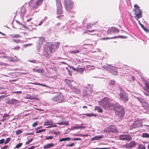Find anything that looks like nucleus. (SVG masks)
Wrapping results in <instances>:
<instances>
[{"label":"nucleus","instance_id":"nucleus-1","mask_svg":"<svg viewBox=\"0 0 149 149\" xmlns=\"http://www.w3.org/2000/svg\"><path fill=\"white\" fill-rule=\"evenodd\" d=\"M58 47L56 44H48V45L44 49V55L46 57H49L51 56L52 53L54 52Z\"/></svg>","mask_w":149,"mask_h":149},{"label":"nucleus","instance_id":"nucleus-2","mask_svg":"<svg viewBox=\"0 0 149 149\" xmlns=\"http://www.w3.org/2000/svg\"><path fill=\"white\" fill-rule=\"evenodd\" d=\"M111 107L113 108L112 109H114L117 115L122 117L124 115V109L121 106L117 104H112Z\"/></svg>","mask_w":149,"mask_h":149},{"label":"nucleus","instance_id":"nucleus-3","mask_svg":"<svg viewBox=\"0 0 149 149\" xmlns=\"http://www.w3.org/2000/svg\"><path fill=\"white\" fill-rule=\"evenodd\" d=\"M98 103L100 106L105 108H109L110 109H112L113 108L111 107L112 104L111 105L107 97H105L102 100L99 101Z\"/></svg>","mask_w":149,"mask_h":149},{"label":"nucleus","instance_id":"nucleus-4","mask_svg":"<svg viewBox=\"0 0 149 149\" xmlns=\"http://www.w3.org/2000/svg\"><path fill=\"white\" fill-rule=\"evenodd\" d=\"M134 8H133L132 12L134 15H135L134 18L136 19H138L142 17V13L140 9V7L137 5L134 6Z\"/></svg>","mask_w":149,"mask_h":149},{"label":"nucleus","instance_id":"nucleus-5","mask_svg":"<svg viewBox=\"0 0 149 149\" xmlns=\"http://www.w3.org/2000/svg\"><path fill=\"white\" fill-rule=\"evenodd\" d=\"M65 7L68 11L71 10L73 8V2L70 0H64Z\"/></svg>","mask_w":149,"mask_h":149},{"label":"nucleus","instance_id":"nucleus-6","mask_svg":"<svg viewBox=\"0 0 149 149\" xmlns=\"http://www.w3.org/2000/svg\"><path fill=\"white\" fill-rule=\"evenodd\" d=\"M63 99V96L61 93L54 96L52 98L53 101L58 102H61Z\"/></svg>","mask_w":149,"mask_h":149},{"label":"nucleus","instance_id":"nucleus-7","mask_svg":"<svg viewBox=\"0 0 149 149\" xmlns=\"http://www.w3.org/2000/svg\"><path fill=\"white\" fill-rule=\"evenodd\" d=\"M119 96L120 99L124 101L127 102L128 100V98L127 95L123 91L121 90L119 94Z\"/></svg>","mask_w":149,"mask_h":149},{"label":"nucleus","instance_id":"nucleus-8","mask_svg":"<svg viewBox=\"0 0 149 149\" xmlns=\"http://www.w3.org/2000/svg\"><path fill=\"white\" fill-rule=\"evenodd\" d=\"M104 131L106 132H117V131L116 130L115 126L113 125H110L109 127L105 128Z\"/></svg>","mask_w":149,"mask_h":149},{"label":"nucleus","instance_id":"nucleus-9","mask_svg":"<svg viewBox=\"0 0 149 149\" xmlns=\"http://www.w3.org/2000/svg\"><path fill=\"white\" fill-rule=\"evenodd\" d=\"M119 31V30L118 28L112 27L108 29L107 31V33L109 34H111L113 33H118Z\"/></svg>","mask_w":149,"mask_h":149},{"label":"nucleus","instance_id":"nucleus-10","mask_svg":"<svg viewBox=\"0 0 149 149\" xmlns=\"http://www.w3.org/2000/svg\"><path fill=\"white\" fill-rule=\"evenodd\" d=\"M120 139L121 140L127 141H130L132 139L129 135L123 134L120 135L119 136Z\"/></svg>","mask_w":149,"mask_h":149},{"label":"nucleus","instance_id":"nucleus-11","mask_svg":"<svg viewBox=\"0 0 149 149\" xmlns=\"http://www.w3.org/2000/svg\"><path fill=\"white\" fill-rule=\"evenodd\" d=\"M139 101L141 103L143 107L146 108H148L149 109V105L145 101V100L142 98L139 99Z\"/></svg>","mask_w":149,"mask_h":149},{"label":"nucleus","instance_id":"nucleus-12","mask_svg":"<svg viewBox=\"0 0 149 149\" xmlns=\"http://www.w3.org/2000/svg\"><path fill=\"white\" fill-rule=\"evenodd\" d=\"M57 13L58 14H61L62 12V5L61 3H58L57 6Z\"/></svg>","mask_w":149,"mask_h":149},{"label":"nucleus","instance_id":"nucleus-13","mask_svg":"<svg viewBox=\"0 0 149 149\" xmlns=\"http://www.w3.org/2000/svg\"><path fill=\"white\" fill-rule=\"evenodd\" d=\"M30 5L32 7L37 8V0H31L29 3Z\"/></svg>","mask_w":149,"mask_h":149},{"label":"nucleus","instance_id":"nucleus-14","mask_svg":"<svg viewBox=\"0 0 149 149\" xmlns=\"http://www.w3.org/2000/svg\"><path fill=\"white\" fill-rule=\"evenodd\" d=\"M136 145V143L134 141H132L129 143L126 144V146L128 148H132L135 147Z\"/></svg>","mask_w":149,"mask_h":149},{"label":"nucleus","instance_id":"nucleus-15","mask_svg":"<svg viewBox=\"0 0 149 149\" xmlns=\"http://www.w3.org/2000/svg\"><path fill=\"white\" fill-rule=\"evenodd\" d=\"M103 137V135H101L99 136H96L94 137H93L91 139V140L92 141H93L94 140H99L100 139L102 138Z\"/></svg>","mask_w":149,"mask_h":149},{"label":"nucleus","instance_id":"nucleus-16","mask_svg":"<svg viewBox=\"0 0 149 149\" xmlns=\"http://www.w3.org/2000/svg\"><path fill=\"white\" fill-rule=\"evenodd\" d=\"M144 90L147 92L146 95H149V83L147 81L145 83V88Z\"/></svg>","mask_w":149,"mask_h":149},{"label":"nucleus","instance_id":"nucleus-17","mask_svg":"<svg viewBox=\"0 0 149 149\" xmlns=\"http://www.w3.org/2000/svg\"><path fill=\"white\" fill-rule=\"evenodd\" d=\"M112 67L110 65L106 64L104 66V68L109 71L110 72Z\"/></svg>","mask_w":149,"mask_h":149},{"label":"nucleus","instance_id":"nucleus-18","mask_svg":"<svg viewBox=\"0 0 149 149\" xmlns=\"http://www.w3.org/2000/svg\"><path fill=\"white\" fill-rule=\"evenodd\" d=\"M110 72L115 75L118 74V72L116 68L113 66L112 67L111 71Z\"/></svg>","mask_w":149,"mask_h":149},{"label":"nucleus","instance_id":"nucleus-19","mask_svg":"<svg viewBox=\"0 0 149 149\" xmlns=\"http://www.w3.org/2000/svg\"><path fill=\"white\" fill-rule=\"evenodd\" d=\"M54 145V144L53 143L48 144L45 145L44 146L43 148L45 149H47L53 146Z\"/></svg>","mask_w":149,"mask_h":149},{"label":"nucleus","instance_id":"nucleus-20","mask_svg":"<svg viewBox=\"0 0 149 149\" xmlns=\"http://www.w3.org/2000/svg\"><path fill=\"white\" fill-rule=\"evenodd\" d=\"M9 115L7 114H5L4 116H3V119L0 121H4L7 120V118H9Z\"/></svg>","mask_w":149,"mask_h":149},{"label":"nucleus","instance_id":"nucleus-21","mask_svg":"<svg viewBox=\"0 0 149 149\" xmlns=\"http://www.w3.org/2000/svg\"><path fill=\"white\" fill-rule=\"evenodd\" d=\"M44 40V38L42 37H40L39 38V39L38 40V41L39 44L40 45H40H42V43L43 41Z\"/></svg>","mask_w":149,"mask_h":149},{"label":"nucleus","instance_id":"nucleus-22","mask_svg":"<svg viewBox=\"0 0 149 149\" xmlns=\"http://www.w3.org/2000/svg\"><path fill=\"white\" fill-rule=\"evenodd\" d=\"M71 139V138L69 137H66L65 138H62L59 140V141L60 142H62L63 141H69Z\"/></svg>","mask_w":149,"mask_h":149},{"label":"nucleus","instance_id":"nucleus-23","mask_svg":"<svg viewBox=\"0 0 149 149\" xmlns=\"http://www.w3.org/2000/svg\"><path fill=\"white\" fill-rule=\"evenodd\" d=\"M95 110H97L98 112L101 113L102 112V109L99 107L96 106L95 108Z\"/></svg>","mask_w":149,"mask_h":149},{"label":"nucleus","instance_id":"nucleus-24","mask_svg":"<svg viewBox=\"0 0 149 149\" xmlns=\"http://www.w3.org/2000/svg\"><path fill=\"white\" fill-rule=\"evenodd\" d=\"M53 124V122L51 121H48L46 122L44 124V125H51Z\"/></svg>","mask_w":149,"mask_h":149},{"label":"nucleus","instance_id":"nucleus-25","mask_svg":"<svg viewBox=\"0 0 149 149\" xmlns=\"http://www.w3.org/2000/svg\"><path fill=\"white\" fill-rule=\"evenodd\" d=\"M10 36L13 38H19L21 37L20 35L18 34H13L10 35Z\"/></svg>","mask_w":149,"mask_h":149},{"label":"nucleus","instance_id":"nucleus-26","mask_svg":"<svg viewBox=\"0 0 149 149\" xmlns=\"http://www.w3.org/2000/svg\"><path fill=\"white\" fill-rule=\"evenodd\" d=\"M85 127H82L80 126H75L74 127H72L71 130H74L75 129H81L83 128H85Z\"/></svg>","mask_w":149,"mask_h":149},{"label":"nucleus","instance_id":"nucleus-27","mask_svg":"<svg viewBox=\"0 0 149 149\" xmlns=\"http://www.w3.org/2000/svg\"><path fill=\"white\" fill-rule=\"evenodd\" d=\"M143 138H149V134L147 133H144L142 136Z\"/></svg>","mask_w":149,"mask_h":149},{"label":"nucleus","instance_id":"nucleus-28","mask_svg":"<svg viewBox=\"0 0 149 149\" xmlns=\"http://www.w3.org/2000/svg\"><path fill=\"white\" fill-rule=\"evenodd\" d=\"M57 124H58L60 125H68V121H67V122L62 121L61 122H59L58 123H57Z\"/></svg>","mask_w":149,"mask_h":149},{"label":"nucleus","instance_id":"nucleus-29","mask_svg":"<svg viewBox=\"0 0 149 149\" xmlns=\"http://www.w3.org/2000/svg\"><path fill=\"white\" fill-rule=\"evenodd\" d=\"M137 148H138V149H146L145 146L142 144L139 145H138V146Z\"/></svg>","mask_w":149,"mask_h":149},{"label":"nucleus","instance_id":"nucleus-30","mask_svg":"<svg viewBox=\"0 0 149 149\" xmlns=\"http://www.w3.org/2000/svg\"><path fill=\"white\" fill-rule=\"evenodd\" d=\"M86 116L88 117H91L93 116H96V115L95 114H93L91 113H86L84 114Z\"/></svg>","mask_w":149,"mask_h":149},{"label":"nucleus","instance_id":"nucleus-31","mask_svg":"<svg viewBox=\"0 0 149 149\" xmlns=\"http://www.w3.org/2000/svg\"><path fill=\"white\" fill-rule=\"evenodd\" d=\"M139 121H136L135 123H134V125H137L134 126V127H138L139 126H141V125L140 124H139Z\"/></svg>","mask_w":149,"mask_h":149},{"label":"nucleus","instance_id":"nucleus-32","mask_svg":"<svg viewBox=\"0 0 149 149\" xmlns=\"http://www.w3.org/2000/svg\"><path fill=\"white\" fill-rule=\"evenodd\" d=\"M22 143H19L15 147V148H19L22 146Z\"/></svg>","mask_w":149,"mask_h":149},{"label":"nucleus","instance_id":"nucleus-33","mask_svg":"<svg viewBox=\"0 0 149 149\" xmlns=\"http://www.w3.org/2000/svg\"><path fill=\"white\" fill-rule=\"evenodd\" d=\"M10 140V139L9 138H7L6 139V141H5L4 143L6 144L8 143Z\"/></svg>","mask_w":149,"mask_h":149},{"label":"nucleus","instance_id":"nucleus-34","mask_svg":"<svg viewBox=\"0 0 149 149\" xmlns=\"http://www.w3.org/2000/svg\"><path fill=\"white\" fill-rule=\"evenodd\" d=\"M22 133V131L21 130H18L16 132V134L19 135Z\"/></svg>","mask_w":149,"mask_h":149},{"label":"nucleus","instance_id":"nucleus-35","mask_svg":"<svg viewBox=\"0 0 149 149\" xmlns=\"http://www.w3.org/2000/svg\"><path fill=\"white\" fill-rule=\"evenodd\" d=\"M142 28L143 29L144 31L148 33L149 32V30H148L147 28L145 27L144 26H143V27H142Z\"/></svg>","mask_w":149,"mask_h":149},{"label":"nucleus","instance_id":"nucleus-36","mask_svg":"<svg viewBox=\"0 0 149 149\" xmlns=\"http://www.w3.org/2000/svg\"><path fill=\"white\" fill-rule=\"evenodd\" d=\"M117 37H112V38H109V37H107V38H103V40H107L109 39H113V38H117Z\"/></svg>","mask_w":149,"mask_h":149},{"label":"nucleus","instance_id":"nucleus-37","mask_svg":"<svg viewBox=\"0 0 149 149\" xmlns=\"http://www.w3.org/2000/svg\"><path fill=\"white\" fill-rule=\"evenodd\" d=\"M79 52V51L78 50L72 51H70V52H71V53H74V54H75L77 53H78V52Z\"/></svg>","mask_w":149,"mask_h":149},{"label":"nucleus","instance_id":"nucleus-38","mask_svg":"<svg viewBox=\"0 0 149 149\" xmlns=\"http://www.w3.org/2000/svg\"><path fill=\"white\" fill-rule=\"evenodd\" d=\"M43 0H39L38 1V5H40Z\"/></svg>","mask_w":149,"mask_h":149},{"label":"nucleus","instance_id":"nucleus-39","mask_svg":"<svg viewBox=\"0 0 149 149\" xmlns=\"http://www.w3.org/2000/svg\"><path fill=\"white\" fill-rule=\"evenodd\" d=\"M53 136H47L46 137V139H52Z\"/></svg>","mask_w":149,"mask_h":149},{"label":"nucleus","instance_id":"nucleus-40","mask_svg":"<svg viewBox=\"0 0 149 149\" xmlns=\"http://www.w3.org/2000/svg\"><path fill=\"white\" fill-rule=\"evenodd\" d=\"M32 141V139H30L26 143V144L28 145Z\"/></svg>","mask_w":149,"mask_h":149},{"label":"nucleus","instance_id":"nucleus-41","mask_svg":"<svg viewBox=\"0 0 149 149\" xmlns=\"http://www.w3.org/2000/svg\"><path fill=\"white\" fill-rule=\"evenodd\" d=\"M110 84L112 85H114L115 84V81H111Z\"/></svg>","mask_w":149,"mask_h":149},{"label":"nucleus","instance_id":"nucleus-42","mask_svg":"<svg viewBox=\"0 0 149 149\" xmlns=\"http://www.w3.org/2000/svg\"><path fill=\"white\" fill-rule=\"evenodd\" d=\"M15 57L16 58V60L12 59L10 60V61H19V59L17 58L16 56H15Z\"/></svg>","mask_w":149,"mask_h":149},{"label":"nucleus","instance_id":"nucleus-43","mask_svg":"<svg viewBox=\"0 0 149 149\" xmlns=\"http://www.w3.org/2000/svg\"><path fill=\"white\" fill-rule=\"evenodd\" d=\"M5 142V140L4 139H2L0 140V144H3Z\"/></svg>","mask_w":149,"mask_h":149},{"label":"nucleus","instance_id":"nucleus-44","mask_svg":"<svg viewBox=\"0 0 149 149\" xmlns=\"http://www.w3.org/2000/svg\"><path fill=\"white\" fill-rule=\"evenodd\" d=\"M136 19L138 21L139 24V25H141V27L142 28V27H143L144 26L142 24H141V23L140 22V21L138 19Z\"/></svg>","mask_w":149,"mask_h":149},{"label":"nucleus","instance_id":"nucleus-45","mask_svg":"<svg viewBox=\"0 0 149 149\" xmlns=\"http://www.w3.org/2000/svg\"><path fill=\"white\" fill-rule=\"evenodd\" d=\"M71 139L73 140H79L81 139L80 138H72Z\"/></svg>","mask_w":149,"mask_h":149},{"label":"nucleus","instance_id":"nucleus-46","mask_svg":"<svg viewBox=\"0 0 149 149\" xmlns=\"http://www.w3.org/2000/svg\"><path fill=\"white\" fill-rule=\"evenodd\" d=\"M37 125V122H36L34 123L33 125L32 126L33 127H36Z\"/></svg>","mask_w":149,"mask_h":149},{"label":"nucleus","instance_id":"nucleus-47","mask_svg":"<svg viewBox=\"0 0 149 149\" xmlns=\"http://www.w3.org/2000/svg\"><path fill=\"white\" fill-rule=\"evenodd\" d=\"M45 131V130L44 129H42L41 130H38V133H40L42 132H43Z\"/></svg>","mask_w":149,"mask_h":149},{"label":"nucleus","instance_id":"nucleus-48","mask_svg":"<svg viewBox=\"0 0 149 149\" xmlns=\"http://www.w3.org/2000/svg\"><path fill=\"white\" fill-rule=\"evenodd\" d=\"M74 145V143H71L70 144H68L67 145V146H72Z\"/></svg>","mask_w":149,"mask_h":149},{"label":"nucleus","instance_id":"nucleus-49","mask_svg":"<svg viewBox=\"0 0 149 149\" xmlns=\"http://www.w3.org/2000/svg\"><path fill=\"white\" fill-rule=\"evenodd\" d=\"M13 40L15 42L18 43L20 41V40H16L15 39H13Z\"/></svg>","mask_w":149,"mask_h":149},{"label":"nucleus","instance_id":"nucleus-50","mask_svg":"<svg viewBox=\"0 0 149 149\" xmlns=\"http://www.w3.org/2000/svg\"><path fill=\"white\" fill-rule=\"evenodd\" d=\"M14 93H22L21 91H15L13 92Z\"/></svg>","mask_w":149,"mask_h":149},{"label":"nucleus","instance_id":"nucleus-51","mask_svg":"<svg viewBox=\"0 0 149 149\" xmlns=\"http://www.w3.org/2000/svg\"><path fill=\"white\" fill-rule=\"evenodd\" d=\"M26 98H27V99H31V96L29 95H27L26 96Z\"/></svg>","mask_w":149,"mask_h":149},{"label":"nucleus","instance_id":"nucleus-52","mask_svg":"<svg viewBox=\"0 0 149 149\" xmlns=\"http://www.w3.org/2000/svg\"><path fill=\"white\" fill-rule=\"evenodd\" d=\"M6 97L4 95H1L0 96V101L2 99L5 98Z\"/></svg>","mask_w":149,"mask_h":149},{"label":"nucleus","instance_id":"nucleus-53","mask_svg":"<svg viewBox=\"0 0 149 149\" xmlns=\"http://www.w3.org/2000/svg\"><path fill=\"white\" fill-rule=\"evenodd\" d=\"M8 147V146H3L1 148V149H6Z\"/></svg>","mask_w":149,"mask_h":149},{"label":"nucleus","instance_id":"nucleus-54","mask_svg":"<svg viewBox=\"0 0 149 149\" xmlns=\"http://www.w3.org/2000/svg\"><path fill=\"white\" fill-rule=\"evenodd\" d=\"M66 83L67 84H68V86H70V84H68V82H70V81L68 80H66Z\"/></svg>","mask_w":149,"mask_h":149},{"label":"nucleus","instance_id":"nucleus-55","mask_svg":"<svg viewBox=\"0 0 149 149\" xmlns=\"http://www.w3.org/2000/svg\"><path fill=\"white\" fill-rule=\"evenodd\" d=\"M95 31V30H92V31H86V32H84V33H87L88 32H93L94 31Z\"/></svg>","mask_w":149,"mask_h":149},{"label":"nucleus","instance_id":"nucleus-56","mask_svg":"<svg viewBox=\"0 0 149 149\" xmlns=\"http://www.w3.org/2000/svg\"><path fill=\"white\" fill-rule=\"evenodd\" d=\"M109 148H94L93 149H107Z\"/></svg>","mask_w":149,"mask_h":149},{"label":"nucleus","instance_id":"nucleus-57","mask_svg":"<svg viewBox=\"0 0 149 149\" xmlns=\"http://www.w3.org/2000/svg\"><path fill=\"white\" fill-rule=\"evenodd\" d=\"M74 92H75L77 93H79L80 92V91L79 89H77L76 91H74Z\"/></svg>","mask_w":149,"mask_h":149},{"label":"nucleus","instance_id":"nucleus-58","mask_svg":"<svg viewBox=\"0 0 149 149\" xmlns=\"http://www.w3.org/2000/svg\"><path fill=\"white\" fill-rule=\"evenodd\" d=\"M87 26L88 27H91L92 26V25H91V24H87Z\"/></svg>","mask_w":149,"mask_h":149},{"label":"nucleus","instance_id":"nucleus-59","mask_svg":"<svg viewBox=\"0 0 149 149\" xmlns=\"http://www.w3.org/2000/svg\"><path fill=\"white\" fill-rule=\"evenodd\" d=\"M56 3H56L57 6V4L58 3H61L60 1V0H56Z\"/></svg>","mask_w":149,"mask_h":149},{"label":"nucleus","instance_id":"nucleus-60","mask_svg":"<svg viewBox=\"0 0 149 149\" xmlns=\"http://www.w3.org/2000/svg\"><path fill=\"white\" fill-rule=\"evenodd\" d=\"M38 85H41V86H45V87H48V88H50L48 86H45L44 85H43V84H39L38 83Z\"/></svg>","mask_w":149,"mask_h":149},{"label":"nucleus","instance_id":"nucleus-61","mask_svg":"<svg viewBox=\"0 0 149 149\" xmlns=\"http://www.w3.org/2000/svg\"><path fill=\"white\" fill-rule=\"evenodd\" d=\"M34 148V146H32L28 148L27 149H33Z\"/></svg>","mask_w":149,"mask_h":149},{"label":"nucleus","instance_id":"nucleus-62","mask_svg":"<svg viewBox=\"0 0 149 149\" xmlns=\"http://www.w3.org/2000/svg\"><path fill=\"white\" fill-rule=\"evenodd\" d=\"M29 61L32 63H36V61L35 60H33L31 61Z\"/></svg>","mask_w":149,"mask_h":149},{"label":"nucleus","instance_id":"nucleus-63","mask_svg":"<svg viewBox=\"0 0 149 149\" xmlns=\"http://www.w3.org/2000/svg\"><path fill=\"white\" fill-rule=\"evenodd\" d=\"M30 45H31V44H27L26 45H25V46L26 47L27 46H28Z\"/></svg>","mask_w":149,"mask_h":149},{"label":"nucleus","instance_id":"nucleus-64","mask_svg":"<svg viewBox=\"0 0 149 149\" xmlns=\"http://www.w3.org/2000/svg\"><path fill=\"white\" fill-rule=\"evenodd\" d=\"M0 64L1 65H6V64L5 63H1Z\"/></svg>","mask_w":149,"mask_h":149}]
</instances>
